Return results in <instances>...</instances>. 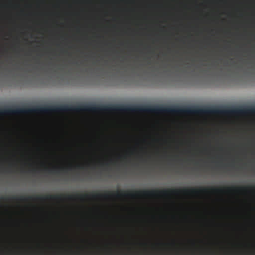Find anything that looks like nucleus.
Instances as JSON below:
<instances>
[{
  "label": "nucleus",
  "mask_w": 255,
  "mask_h": 255,
  "mask_svg": "<svg viewBox=\"0 0 255 255\" xmlns=\"http://www.w3.org/2000/svg\"><path fill=\"white\" fill-rule=\"evenodd\" d=\"M250 112L255 113V108H253L249 110Z\"/></svg>",
  "instance_id": "0eeeda50"
},
{
  "label": "nucleus",
  "mask_w": 255,
  "mask_h": 255,
  "mask_svg": "<svg viewBox=\"0 0 255 255\" xmlns=\"http://www.w3.org/2000/svg\"><path fill=\"white\" fill-rule=\"evenodd\" d=\"M107 108H101L94 105L71 107L67 105L60 106L39 107L32 108H16L15 109H0V115L18 114L29 113H48L51 112H67L71 111H96L107 110Z\"/></svg>",
  "instance_id": "f03ea898"
},
{
  "label": "nucleus",
  "mask_w": 255,
  "mask_h": 255,
  "mask_svg": "<svg viewBox=\"0 0 255 255\" xmlns=\"http://www.w3.org/2000/svg\"><path fill=\"white\" fill-rule=\"evenodd\" d=\"M32 172H35L36 171V169H33L31 170Z\"/></svg>",
  "instance_id": "6e6552de"
},
{
  "label": "nucleus",
  "mask_w": 255,
  "mask_h": 255,
  "mask_svg": "<svg viewBox=\"0 0 255 255\" xmlns=\"http://www.w3.org/2000/svg\"><path fill=\"white\" fill-rule=\"evenodd\" d=\"M71 169V167H69L68 168H58V167H53L51 169L45 168L44 171H47L48 173L51 174H58L60 171H66L67 170Z\"/></svg>",
  "instance_id": "20e7f679"
},
{
  "label": "nucleus",
  "mask_w": 255,
  "mask_h": 255,
  "mask_svg": "<svg viewBox=\"0 0 255 255\" xmlns=\"http://www.w3.org/2000/svg\"><path fill=\"white\" fill-rule=\"evenodd\" d=\"M228 112L232 113H243L245 112V110L243 109L232 110Z\"/></svg>",
  "instance_id": "423d86ee"
},
{
  "label": "nucleus",
  "mask_w": 255,
  "mask_h": 255,
  "mask_svg": "<svg viewBox=\"0 0 255 255\" xmlns=\"http://www.w3.org/2000/svg\"><path fill=\"white\" fill-rule=\"evenodd\" d=\"M254 188H255V187H254Z\"/></svg>",
  "instance_id": "9d476101"
},
{
  "label": "nucleus",
  "mask_w": 255,
  "mask_h": 255,
  "mask_svg": "<svg viewBox=\"0 0 255 255\" xmlns=\"http://www.w3.org/2000/svg\"><path fill=\"white\" fill-rule=\"evenodd\" d=\"M184 112L188 113H218L217 110H204L203 109H188L184 110Z\"/></svg>",
  "instance_id": "39448f33"
},
{
  "label": "nucleus",
  "mask_w": 255,
  "mask_h": 255,
  "mask_svg": "<svg viewBox=\"0 0 255 255\" xmlns=\"http://www.w3.org/2000/svg\"><path fill=\"white\" fill-rule=\"evenodd\" d=\"M77 167H78V168H82V167H82V166H77Z\"/></svg>",
  "instance_id": "1a4fd4ad"
},
{
  "label": "nucleus",
  "mask_w": 255,
  "mask_h": 255,
  "mask_svg": "<svg viewBox=\"0 0 255 255\" xmlns=\"http://www.w3.org/2000/svg\"><path fill=\"white\" fill-rule=\"evenodd\" d=\"M247 187H236L231 188H183V189H170L165 190H141L136 191H127L118 190L116 192H106L104 194L92 193L91 194H74L66 195V200H84L85 199H108L113 198H119L121 197H128L135 198L137 197H154L159 196L167 197L171 195H178L184 194L199 195L200 194H207L210 192L213 193H223L227 192H246Z\"/></svg>",
  "instance_id": "f257e3e1"
},
{
  "label": "nucleus",
  "mask_w": 255,
  "mask_h": 255,
  "mask_svg": "<svg viewBox=\"0 0 255 255\" xmlns=\"http://www.w3.org/2000/svg\"><path fill=\"white\" fill-rule=\"evenodd\" d=\"M113 110L119 111H139L144 112H176L178 111L174 108H151V107H130L125 108L123 107H118L113 109Z\"/></svg>",
  "instance_id": "7ed1b4c3"
}]
</instances>
